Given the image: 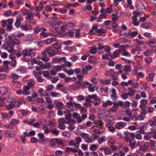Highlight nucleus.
I'll return each mask as SVG.
<instances>
[{"label":"nucleus","instance_id":"1","mask_svg":"<svg viewBox=\"0 0 156 156\" xmlns=\"http://www.w3.org/2000/svg\"><path fill=\"white\" fill-rule=\"evenodd\" d=\"M131 104V103L129 101H126L124 104L122 101H118L114 103V105L109 109L107 110V112L111 114L113 113L116 112L117 111V108L119 106H123L124 108H126L129 107Z\"/></svg>","mask_w":156,"mask_h":156},{"label":"nucleus","instance_id":"2","mask_svg":"<svg viewBox=\"0 0 156 156\" xmlns=\"http://www.w3.org/2000/svg\"><path fill=\"white\" fill-rule=\"evenodd\" d=\"M25 101L24 100H20L18 101H10L8 104L5 105V107L8 110L14 108L15 107H19L20 105L22 104Z\"/></svg>","mask_w":156,"mask_h":156},{"label":"nucleus","instance_id":"3","mask_svg":"<svg viewBox=\"0 0 156 156\" xmlns=\"http://www.w3.org/2000/svg\"><path fill=\"white\" fill-rule=\"evenodd\" d=\"M22 53L23 57L28 56L30 58L34 57L36 55L34 50L31 48H27L23 50Z\"/></svg>","mask_w":156,"mask_h":156},{"label":"nucleus","instance_id":"4","mask_svg":"<svg viewBox=\"0 0 156 156\" xmlns=\"http://www.w3.org/2000/svg\"><path fill=\"white\" fill-rule=\"evenodd\" d=\"M147 111L145 109H144L141 113L138 115L137 117L135 118H132V120L135 121L143 120L145 118V115L147 114Z\"/></svg>","mask_w":156,"mask_h":156},{"label":"nucleus","instance_id":"5","mask_svg":"<svg viewBox=\"0 0 156 156\" xmlns=\"http://www.w3.org/2000/svg\"><path fill=\"white\" fill-rule=\"evenodd\" d=\"M45 51L47 52L49 56L52 57L55 56L56 54L55 51L52 48L48 47L45 48Z\"/></svg>","mask_w":156,"mask_h":156},{"label":"nucleus","instance_id":"6","mask_svg":"<svg viewBox=\"0 0 156 156\" xmlns=\"http://www.w3.org/2000/svg\"><path fill=\"white\" fill-rule=\"evenodd\" d=\"M58 122L59 124L58 125V128L61 129H64L66 128V126L64 124L66 122L64 119L62 118L59 119Z\"/></svg>","mask_w":156,"mask_h":156},{"label":"nucleus","instance_id":"7","mask_svg":"<svg viewBox=\"0 0 156 156\" xmlns=\"http://www.w3.org/2000/svg\"><path fill=\"white\" fill-rule=\"evenodd\" d=\"M127 124L126 122H117L115 125V127L117 129H120L126 126Z\"/></svg>","mask_w":156,"mask_h":156},{"label":"nucleus","instance_id":"8","mask_svg":"<svg viewBox=\"0 0 156 156\" xmlns=\"http://www.w3.org/2000/svg\"><path fill=\"white\" fill-rule=\"evenodd\" d=\"M9 88L6 87H2L0 88V93L2 95H4L8 93Z\"/></svg>","mask_w":156,"mask_h":156},{"label":"nucleus","instance_id":"9","mask_svg":"<svg viewBox=\"0 0 156 156\" xmlns=\"http://www.w3.org/2000/svg\"><path fill=\"white\" fill-rule=\"evenodd\" d=\"M116 102L113 101L112 102L110 101L107 100L105 101H103L102 103V106L104 107H107L108 106H111L113 104L114 105V103Z\"/></svg>","mask_w":156,"mask_h":156},{"label":"nucleus","instance_id":"10","mask_svg":"<svg viewBox=\"0 0 156 156\" xmlns=\"http://www.w3.org/2000/svg\"><path fill=\"white\" fill-rule=\"evenodd\" d=\"M120 54V50H116L113 52L112 54V53H110V55L111 57L113 59L116 58L117 57L119 56Z\"/></svg>","mask_w":156,"mask_h":156},{"label":"nucleus","instance_id":"11","mask_svg":"<svg viewBox=\"0 0 156 156\" xmlns=\"http://www.w3.org/2000/svg\"><path fill=\"white\" fill-rule=\"evenodd\" d=\"M54 103L55 104L58 109H61L64 108L63 104L61 102H58L56 100L54 101Z\"/></svg>","mask_w":156,"mask_h":156},{"label":"nucleus","instance_id":"12","mask_svg":"<svg viewBox=\"0 0 156 156\" xmlns=\"http://www.w3.org/2000/svg\"><path fill=\"white\" fill-rule=\"evenodd\" d=\"M22 21V19L20 16H19L18 17H16V21L15 23V25L16 27L18 28L20 27Z\"/></svg>","mask_w":156,"mask_h":156},{"label":"nucleus","instance_id":"13","mask_svg":"<svg viewBox=\"0 0 156 156\" xmlns=\"http://www.w3.org/2000/svg\"><path fill=\"white\" fill-rule=\"evenodd\" d=\"M47 29L43 27H36L34 29V33L35 34H37L40 31H46Z\"/></svg>","mask_w":156,"mask_h":156},{"label":"nucleus","instance_id":"14","mask_svg":"<svg viewBox=\"0 0 156 156\" xmlns=\"http://www.w3.org/2000/svg\"><path fill=\"white\" fill-rule=\"evenodd\" d=\"M30 88L26 86H24L23 87V95H27L30 94L29 91Z\"/></svg>","mask_w":156,"mask_h":156},{"label":"nucleus","instance_id":"15","mask_svg":"<svg viewBox=\"0 0 156 156\" xmlns=\"http://www.w3.org/2000/svg\"><path fill=\"white\" fill-rule=\"evenodd\" d=\"M49 94L53 98H58L61 96V94L60 93L55 91H51Z\"/></svg>","mask_w":156,"mask_h":156},{"label":"nucleus","instance_id":"16","mask_svg":"<svg viewBox=\"0 0 156 156\" xmlns=\"http://www.w3.org/2000/svg\"><path fill=\"white\" fill-rule=\"evenodd\" d=\"M152 26V23H145L142 24V27L145 29H150L151 28Z\"/></svg>","mask_w":156,"mask_h":156},{"label":"nucleus","instance_id":"17","mask_svg":"<svg viewBox=\"0 0 156 156\" xmlns=\"http://www.w3.org/2000/svg\"><path fill=\"white\" fill-rule=\"evenodd\" d=\"M21 28L23 30L26 31L31 29L32 27L31 25H24L21 26Z\"/></svg>","mask_w":156,"mask_h":156},{"label":"nucleus","instance_id":"18","mask_svg":"<svg viewBox=\"0 0 156 156\" xmlns=\"http://www.w3.org/2000/svg\"><path fill=\"white\" fill-rule=\"evenodd\" d=\"M155 74L154 73H151L149 75V76L146 77V80L150 82L152 81L153 80V78Z\"/></svg>","mask_w":156,"mask_h":156},{"label":"nucleus","instance_id":"19","mask_svg":"<svg viewBox=\"0 0 156 156\" xmlns=\"http://www.w3.org/2000/svg\"><path fill=\"white\" fill-rule=\"evenodd\" d=\"M107 139L106 137L105 136H102L100 138H98V143L101 144H102L105 141L107 140Z\"/></svg>","mask_w":156,"mask_h":156},{"label":"nucleus","instance_id":"20","mask_svg":"<svg viewBox=\"0 0 156 156\" xmlns=\"http://www.w3.org/2000/svg\"><path fill=\"white\" fill-rule=\"evenodd\" d=\"M27 83V85H26V86L30 89L33 87L34 85V82L33 81L31 80L28 81Z\"/></svg>","mask_w":156,"mask_h":156},{"label":"nucleus","instance_id":"21","mask_svg":"<svg viewBox=\"0 0 156 156\" xmlns=\"http://www.w3.org/2000/svg\"><path fill=\"white\" fill-rule=\"evenodd\" d=\"M73 117L77 120V122L78 123H80L81 122V117L77 113H75L73 115Z\"/></svg>","mask_w":156,"mask_h":156},{"label":"nucleus","instance_id":"22","mask_svg":"<svg viewBox=\"0 0 156 156\" xmlns=\"http://www.w3.org/2000/svg\"><path fill=\"white\" fill-rule=\"evenodd\" d=\"M129 91L128 93V94L130 97H132L134 96L135 94V91L133 89L132 87H129L128 88Z\"/></svg>","mask_w":156,"mask_h":156},{"label":"nucleus","instance_id":"23","mask_svg":"<svg viewBox=\"0 0 156 156\" xmlns=\"http://www.w3.org/2000/svg\"><path fill=\"white\" fill-rule=\"evenodd\" d=\"M140 105L139 107L141 108H143L144 106L147 103V100L142 99L140 101Z\"/></svg>","mask_w":156,"mask_h":156},{"label":"nucleus","instance_id":"24","mask_svg":"<svg viewBox=\"0 0 156 156\" xmlns=\"http://www.w3.org/2000/svg\"><path fill=\"white\" fill-rule=\"evenodd\" d=\"M98 26L96 25H94L92 27L91 29L90 30L89 33L90 34H95L96 32V30L97 29Z\"/></svg>","mask_w":156,"mask_h":156},{"label":"nucleus","instance_id":"25","mask_svg":"<svg viewBox=\"0 0 156 156\" xmlns=\"http://www.w3.org/2000/svg\"><path fill=\"white\" fill-rule=\"evenodd\" d=\"M53 48L55 49H60L61 48V44L58 42H56L52 45Z\"/></svg>","mask_w":156,"mask_h":156},{"label":"nucleus","instance_id":"26","mask_svg":"<svg viewBox=\"0 0 156 156\" xmlns=\"http://www.w3.org/2000/svg\"><path fill=\"white\" fill-rule=\"evenodd\" d=\"M27 16V17H25V19L27 20H29L32 19V18L34 16V14L32 12H29L26 14Z\"/></svg>","mask_w":156,"mask_h":156},{"label":"nucleus","instance_id":"27","mask_svg":"<svg viewBox=\"0 0 156 156\" xmlns=\"http://www.w3.org/2000/svg\"><path fill=\"white\" fill-rule=\"evenodd\" d=\"M129 143L130 146L132 149H133L135 147L136 142L134 140L131 139Z\"/></svg>","mask_w":156,"mask_h":156},{"label":"nucleus","instance_id":"28","mask_svg":"<svg viewBox=\"0 0 156 156\" xmlns=\"http://www.w3.org/2000/svg\"><path fill=\"white\" fill-rule=\"evenodd\" d=\"M43 5H42L41 2L40 3V6H37L34 9V10L35 11L40 12L41 11L43 8Z\"/></svg>","mask_w":156,"mask_h":156},{"label":"nucleus","instance_id":"29","mask_svg":"<svg viewBox=\"0 0 156 156\" xmlns=\"http://www.w3.org/2000/svg\"><path fill=\"white\" fill-rule=\"evenodd\" d=\"M148 98L150 100V104H153L156 103V97L149 96Z\"/></svg>","mask_w":156,"mask_h":156},{"label":"nucleus","instance_id":"30","mask_svg":"<svg viewBox=\"0 0 156 156\" xmlns=\"http://www.w3.org/2000/svg\"><path fill=\"white\" fill-rule=\"evenodd\" d=\"M76 143V148H77L79 147L80 143L81 142L82 140L80 137H76L75 139Z\"/></svg>","mask_w":156,"mask_h":156},{"label":"nucleus","instance_id":"31","mask_svg":"<svg viewBox=\"0 0 156 156\" xmlns=\"http://www.w3.org/2000/svg\"><path fill=\"white\" fill-rule=\"evenodd\" d=\"M76 32L75 34V37L76 38H78L81 36L80 31L81 30L80 29H78L75 30Z\"/></svg>","mask_w":156,"mask_h":156},{"label":"nucleus","instance_id":"32","mask_svg":"<svg viewBox=\"0 0 156 156\" xmlns=\"http://www.w3.org/2000/svg\"><path fill=\"white\" fill-rule=\"evenodd\" d=\"M51 133L52 134L57 136L59 134V131L56 128L52 129H51Z\"/></svg>","mask_w":156,"mask_h":156},{"label":"nucleus","instance_id":"33","mask_svg":"<svg viewBox=\"0 0 156 156\" xmlns=\"http://www.w3.org/2000/svg\"><path fill=\"white\" fill-rule=\"evenodd\" d=\"M54 40L52 38H49L44 40V42L46 44H49L51 43L54 41Z\"/></svg>","mask_w":156,"mask_h":156},{"label":"nucleus","instance_id":"34","mask_svg":"<svg viewBox=\"0 0 156 156\" xmlns=\"http://www.w3.org/2000/svg\"><path fill=\"white\" fill-rule=\"evenodd\" d=\"M37 136L39 137L41 142H43L45 140L44 134L42 133H39L37 134Z\"/></svg>","mask_w":156,"mask_h":156},{"label":"nucleus","instance_id":"35","mask_svg":"<svg viewBox=\"0 0 156 156\" xmlns=\"http://www.w3.org/2000/svg\"><path fill=\"white\" fill-rule=\"evenodd\" d=\"M64 71L67 73L68 75H71L74 74V71L72 69L68 70L66 69L63 70Z\"/></svg>","mask_w":156,"mask_h":156},{"label":"nucleus","instance_id":"36","mask_svg":"<svg viewBox=\"0 0 156 156\" xmlns=\"http://www.w3.org/2000/svg\"><path fill=\"white\" fill-rule=\"evenodd\" d=\"M19 123V120L16 119H13L11 120L10 123V125L13 126L16 124H18Z\"/></svg>","mask_w":156,"mask_h":156},{"label":"nucleus","instance_id":"37","mask_svg":"<svg viewBox=\"0 0 156 156\" xmlns=\"http://www.w3.org/2000/svg\"><path fill=\"white\" fill-rule=\"evenodd\" d=\"M100 83L105 84H109L110 83V80L107 79L105 80L101 79L100 80Z\"/></svg>","mask_w":156,"mask_h":156},{"label":"nucleus","instance_id":"38","mask_svg":"<svg viewBox=\"0 0 156 156\" xmlns=\"http://www.w3.org/2000/svg\"><path fill=\"white\" fill-rule=\"evenodd\" d=\"M148 123L149 126L151 127L156 126V122L155 120L153 121L152 120H149L148 121Z\"/></svg>","mask_w":156,"mask_h":156},{"label":"nucleus","instance_id":"39","mask_svg":"<svg viewBox=\"0 0 156 156\" xmlns=\"http://www.w3.org/2000/svg\"><path fill=\"white\" fill-rule=\"evenodd\" d=\"M90 154L93 156H103V153H98L95 151L91 152Z\"/></svg>","mask_w":156,"mask_h":156},{"label":"nucleus","instance_id":"40","mask_svg":"<svg viewBox=\"0 0 156 156\" xmlns=\"http://www.w3.org/2000/svg\"><path fill=\"white\" fill-rule=\"evenodd\" d=\"M131 70V67L129 66L126 65L124 66L123 71L126 72H130Z\"/></svg>","mask_w":156,"mask_h":156},{"label":"nucleus","instance_id":"41","mask_svg":"<svg viewBox=\"0 0 156 156\" xmlns=\"http://www.w3.org/2000/svg\"><path fill=\"white\" fill-rule=\"evenodd\" d=\"M5 134L10 137L12 138L15 136V134L13 133H12L11 132L7 131L5 132Z\"/></svg>","mask_w":156,"mask_h":156},{"label":"nucleus","instance_id":"42","mask_svg":"<svg viewBox=\"0 0 156 156\" xmlns=\"http://www.w3.org/2000/svg\"><path fill=\"white\" fill-rule=\"evenodd\" d=\"M112 20L113 21H116L118 20V13L113 14L112 15Z\"/></svg>","mask_w":156,"mask_h":156},{"label":"nucleus","instance_id":"43","mask_svg":"<svg viewBox=\"0 0 156 156\" xmlns=\"http://www.w3.org/2000/svg\"><path fill=\"white\" fill-rule=\"evenodd\" d=\"M98 148V145H96L95 144H93L91 145L89 148V150L92 151H95Z\"/></svg>","mask_w":156,"mask_h":156},{"label":"nucleus","instance_id":"44","mask_svg":"<svg viewBox=\"0 0 156 156\" xmlns=\"http://www.w3.org/2000/svg\"><path fill=\"white\" fill-rule=\"evenodd\" d=\"M87 143H92L93 142V140L92 139V136H89V135L84 140Z\"/></svg>","mask_w":156,"mask_h":156},{"label":"nucleus","instance_id":"45","mask_svg":"<svg viewBox=\"0 0 156 156\" xmlns=\"http://www.w3.org/2000/svg\"><path fill=\"white\" fill-rule=\"evenodd\" d=\"M95 122L97 124V126L98 127L102 126L104 124L103 122L101 120L96 121Z\"/></svg>","mask_w":156,"mask_h":156},{"label":"nucleus","instance_id":"46","mask_svg":"<svg viewBox=\"0 0 156 156\" xmlns=\"http://www.w3.org/2000/svg\"><path fill=\"white\" fill-rule=\"evenodd\" d=\"M132 86L135 88H138L139 86V83L136 80L134 79Z\"/></svg>","mask_w":156,"mask_h":156},{"label":"nucleus","instance_id":"47","mask_svg":"<svg viewBox=\"0 0 156 156\" xmlns=\"http://www.w3.org/2000/svg\"><path fill=\"white\" fill-rule=\"evenodd\" d=\"M94 105L95 106H97L99 105L101 103V101L99 98H98L95 100H94L92 102Z\"/></svg>","mask_w":156,"mask_h":156},{"label":"nucleus","instance_id":"48","mask_svg":"<svg viewBox=\"0 0 156 156\" xmlns=\"http://www.w3.org/2000/svg\"><path fill=\"white\" fill-rule=\"evenodd\" d=\"M42 74L44 77H46L47 79H50V78L49 76V73L48 71H43Z\"/></svg>","mask_w":156,"mask_h":156},{"label":"nucleus","instance_id":"49","mask_svg":"<svg viewBox=\"0 0 156 156\" xmlns=\"http://www.w3.org/2000/svg\"><path fill=\"white\" fill-rule=\"evenodd\" d=\"M97 48H92L89 50V52L92 54H95L97 51Z\"/></svg>","mask_w":156,"mask_h":156},{"label":"nucleus","instance_id":"50","mask_svg":"<svg viewBox=\"0 0 156 156\" xmlns=\"http://www.w3.org/2000/svg\"><path fill=\"white\" fill-rule=\"evenodd\" d=\"M50 145L51 146L54 147L55 146V144H57L56 142V138L51 139L50 140Z\"/></svg>","mask_w":156,"mask_h":156},{"label":"nucleus","instance_id":"51","mask_svg":"<svg viewBox=\"0 0 156 156\" xmlns=\"http://www.w3.org/2000/svg\"><path fill=\"white\" fill-rule=\"evenodd\" d=\"M43 69H49L51 68V65L49 63H46L44 65H43Z\"/></svg>","mask_w":156,"mask_h":156},{"label":"nucleus","instance_id":"52","mask_svg":"<svg viewBox=\"0 0 156 156\" xmlns=\"http://www.w3.org/2000/svg\"><path fill=\"white\" fill-rule=\"evenodd\" d=\"M122 54L123 56L128 57L131 56V55L130 53L128 52L126 50L122 52Z\"/></svg>","mask_w":156,"mask_h":156},{"label":"nucleus","instance_id":"53","mask_svg":"<svg viewBox=\"0 0 156 156\" xmlns=\"http://www.w3.org/2000/svg\"><path fill=\"white\" fill-rule=\"evenodd\" d=\"M87 97L90 99H93L94 100H96L99 98L95 94L92 95H88L87 96Z\"/></svg>","mask_w":156,"mask_h":156},{"label":"nucleus","instance_id":"54","mask_svg":"<svg viewBox=\"0 0 156 156\" xmlns=\"http://www.w3.org/2000/svg\"><path fill=\"white\" fill-rule=\"evenodd\" d=\"M106 32V30L103 28H101L99 29L96 30V32L99 34H101L102 33H105Z\"/></svg>","mask_w":156,"mask_h":156},{"label":"nucleus","instance_id":"55","mask_svg":"<svg viewBox=\"0 0 156 156\" xmlns=\"http://www.w3.org/2000/svg\"><path fill=\"white\" fill-rule=\"evenodd\" d=\"M128 96L129 95L128 93H124L122 94L121 96L123 100H125L127 99L128 98Z\"/></svg>","mask_w":156,"mask_h":156},{"label":"nucleus","instance_id":"56","mask_svg":"<svg viewBox=\"0 0 156 156\" xmlns=\"http://www.w3.org/2000/svg\"><path fill=\"white\" fill-rule=\"evenodd\" d=\"M5 49L8 52L12 53L13 52L14 49L13 48L11 47H8L5 48Z\"/></svg>","mask_w":156,"mask_h":156},{"label":"nucleus","instance_id":"57","mask_svg":"<svg viewBox=\"0 0 156 156\" xmlns=\"http://www.w3.org/2000/svg\"><path fill=\"white\" fill-rule=\"evenodd\" d=\"M146 62L148 65L152 61V58L151 57H148L145 59Z\"/></svg>","mask_w":156,"mask_h":156},{"label":"nucleus","instance_id":"58","mask_svg":"<svg viewBox=\"0 0 156 156\" xmlns=\"http://www.w3.org/2000/svg\"><path fill=\"white\" fill-rule=\"evenodd\" d=\"M12 15V12L11 10H9L6 11L4 13V15L5 16L8 17Z\"/></svg>","mask_w":156,"mask_h":156},{"label":"nucleus","instance_id":"59","mask_svg":"<svg viewBox=\"0 0 156 156\" xmlns=\"http://www.w3.org/2000/svg\"><path fill=\"white\" fill-rule=\"evenodd\" d=\"M105 75L106 76H111V77H113L114 76H115L114 74H112L111 72L109 71H106L105 73Z\"/></svg>","mask_w":156,"mask_h":156},{"label":"nucleus","instance_id":"60","mask_svg":"<svg viewBox=\"0 0 156 156\" xmlns=\"http://www.w3.org/2000/svg\"><path fill=\"white\" fill-rule=\"evenodd\" d=\"M12 42L15 45H19L20 44L19 40L17 38H15L13 39L12 41Z\"/></svg>","mask_w":156,"mask_h":156},{"label":"nucleus","instance_id":"61","mask_svg":"<svg viewBox=\"0 0 156 156\" xmlns=\"http://www.w3.org/2000/svg\"><path fill=\"white\" fill-rule=\"evenodd\" d=\"M89 135L85 133H82L80 134V136L81 137L84 139V140L86 139L87 137L89 136Z\"/></svg>","mask_w":156,"mask_h":156},{"label":"nucleus","instance_id":"62","mask_svg":"<svg viewBox=\"0 0 156 156\" xmlns=\"http://www.w3.org/2000/svg\"><path fill=\"white\" fill-rule=\"evenodd\" d=\"M109 131L114 133L115 131V128L112 126H107Z\"/></svg>","mask_w":156,"mask_h":156},{"label":"nucleus","instance_id":"63","mask_svg":"<svg viewBox=\"0 0 156 156\" xmlns=\"http://www.w3.org/2000/svg\"><path fill=\"white\" fill-rule=\"evenodd\" d=\"M54 88V86L52 85H49L46 87V90L47 91L51 90Z\"/></svg>","mask_w":156,"mask_h":156},{"label":"nucleus","instance_id":"64","mask_svg":"<svg viewBox=\"0 0 156 156\" xmlns=\"http://www.w3.org/2000/svg\"><path fill=\"white\" fill-rule=\"evenodd\" d=\"M156 43V39L155 38H151L148 41V44H154Z\"/></svg>","mask_w":156,"mask_h":156}]
</instances>
